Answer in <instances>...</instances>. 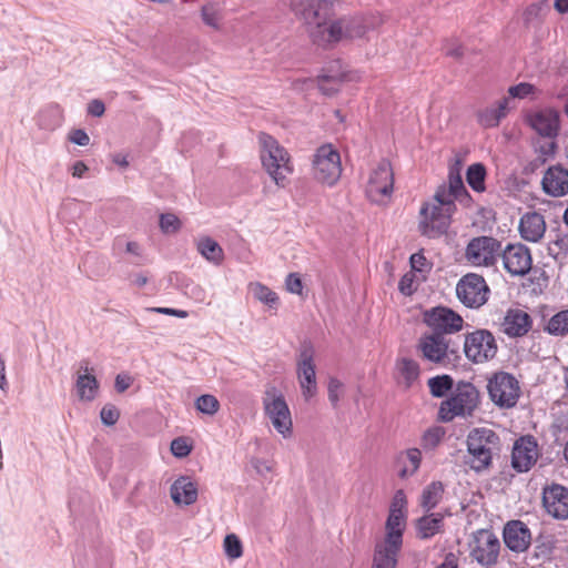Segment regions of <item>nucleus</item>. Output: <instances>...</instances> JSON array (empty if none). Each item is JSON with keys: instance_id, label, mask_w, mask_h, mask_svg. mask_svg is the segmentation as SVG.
<instances>
[{"instance_id": "1", "label": "nucleus", "mask_w": 568, "mask_h": 568, "mask_svg": "<svg viewBox=\"0 0 568 568\" xmlns=\"http://www.w3.org/2000/svg\"><path fill=\"white\" fill-rule=\"evenodd\" d=\"M291 7L295 14L304 20L312 41L321 47L344 39L362 38L367 30L362 18H342L332 21L331 0H291Z\"/></svg>"}, {"instance_id": "2", "label": "nucleus", "mask_w": 568, "mask_h": 568, "mask_svg": "<svg viewBox=\"0 0 568 568\" xmlns=\"http://www.w3.org/2000/svg\"><path fill=\"white\" fill-rule=\"evenodd\" d=\"M455 201L468 206L471 197L467 192L462 175L460 162L449 169L448 184L440 185L433 201L423 204L419 211L418 229L429 239L445 234L450 225V217L456 210Z\"/></svg>"}, {"instance_id": "3", "label": "nucleus", "mask_w": 568, "mask_h": 568, "mask_svg": "<svg viewBox=\"0 0 568 568\" xmlns=\"http://www.w3.org/2000/svg\"><path fill=\"white\" fill-rule=\"evenodd\" d=\"M499 436L490 428H473L466 438L468 456L465 464L476 473L487 470L493 465V455L498 450Z\"/></svg>"}, {"instance_id": "4", "label": "nucleus", "mask_w": 568, "mask_h": 568, "mask_svg": "<svg viewBox=\"0 0 568 568\" xmlns=\"http://www.w3.org/2000/svg\"><path fill=\"white\" fill-rule=\"evenodd\" d=\"M262 150L263 168L280 187L288 184V175L293 173V165L288 152L278 142L266 133L258 136Z\"/></svg>"}, {"instance_id": "5", "label": "nucleus", "mask_w": 568, "mask_h": 568, "mask_svg": "<svg viewBox=\"0 0 568 568\" xmlns=\"http://www.w3.org/2000/svg\"><path fill=\"white\" fill-rule=\"evenodd\" d=\"M479 404V392L469 382H459L452 395L440 403L438 418L444 423L457 416H470Z\"/></svg>"}, {"instance_id": "6", "label": "nucleus", "mask_w": 568, "mask_h": 568, "mask_svg": "<svg viewBox=\"0 0 568 568\" xmlns=\"http://www.w3.org/2000/svg\"><path fill=\"white\" fill-rule=\"evenodd\" d=\"M422 358L440 367L456 366L460 359L458 346L450 337L425 332L418 339Z\"/></svg>"}, {"instance_id": "7", "label": "nucleus", "mask_w": 568, "mask_h": 568, "mask_svg": "<svg viewBox=\"0 0 568 568\" xmlns=\"http://www.w3.org/2000/svg\"><path fill=\"white\" fill-rule=\"evenodd\" d=\"M487 390L490 400L501 409L515 407L521 393L518 379L507 372L495 373L488 379Z\"/></svg>"}, {"instance_id": "8", "label": "nucleus", "mask_w": 568, "mask_h": 568, "mask_svg": "<svg viewBox=\"0 0 568 568\" xmlns=\"http://www.w3.org/2000/svg\"><path fill=\"white\" fill-rule=\"evenodd\" d=\"M313 176L325 185L333 186L342 174L341 155L332 144L320 146L313 158Z\"/></svg>"}, {"instance_id": "9", "label": "nucleus", "mask_w": 568, "mask_h": 568, "mask_svg": "<svg viewBox=\"0 0 568 568\" xmlns=\"http://www.w3.org/2000/svg\"><path fill=\"white\" fill-rule=\"evenodd\" d=\"M498 351L495 336L488 329H476L465 335L464 353L474 364H483L493 359Z\"/></svg>"}, {"instance_id": "10", "label": "nucleus", "mask_w": 568, "mask_h": 568, "mask_svg": "<svg viewBox=\"0 0 568 568\" xmlns=\"http://www.w3.org/2000/svg\"><path fill=\"white\" fill-rule=\"evenodd\" d=\"M424 323L429 328L428 333L449 337L463 328V317L453 310L437 306L424 312Z\"/></svg>"}, {"instance_id": "11", "label": "nucleus", "mask_w": 568, "mask_h": 568, "mask_svg": "<svg viewBox=\"0 0 568 568\" xmlns=\"http://www.w3.org/2000/svg\"><path fill=\"white\" fill-rule=\"evenodd\" d=\"M314 355L312 343L303 342L298 352L296 374L305 399L314 397L317 393Z\"/></svg>"}, {"instance_id": "12", "label": "nucleus", "mask_w": 568, "mask_h": 568, "mask_svg": "<svg viewBox=\"0 0 568 568\" xmlns=\"http://www.w3.org/2000/svg\"><path fill=\"white\" fill-rule=\"evenodd\" d=\"M470 557L481 566L490 567L498 561L500 541L488 529L477 530L469 544Z\"/></svg>"}, {"instance_id": "13", "label": "nucleus", "mask_w": 568, "mask_h": 568, "mask_svg": "<svg viewBox=\"0 0 568 568\" xmlns=\"http://www.w3.org/2000/svg\"><path fill=\"white\" fill-rule=\"evenodd\" d=\"M456 293L465 306L478 308L487 302L489 287L483 276L469 273L459 280Z\"/></svg>"}, {"instance_id": "14", "label": "nucleus", "mask_w": 568, "mask_h": 568, "mask_svg": "<svg viewBox=\"0 0 568 568\" xmlns=\"http://www.w3.org/2000/svg\"><path fill=\"white\" fill-rule=\"evenodd\" d=\"M394 185V173L387 160L378 162L371 172L366 186L367 197L374 203H382L390 196Z\"/></svg>"}, {"instance_id": "15", "label": "nucleus", "mask_w": 568, "mask_h": 568, "mask_svg": "<svg viewBox=\"0 0 568 568\" xmlns=\"http://www.w3.org/2000/svg\"><path fill=\"white\" fill-rule=\"evenodd\" d=\"M501 251V243L491 236L474 237L466 247L465 256L476 266H491Z\"/></svg>"}, {"instance_id": "16", "label": "nucleus", "mask_w": 568, "mask_h": 568, "mask_svg": "<svg viewBox=\"0 0 568 568\" xmlns=\"http://www.w3.org/2000/svg\"><path fill=\"white\" fill-rule=\"evenodd\" d=\"M264 408L274 428L284 437L290 436L292 433V418L284 397L281 394H276L275 389L267 392L264 398Z\"/></svg>"}, {"instance_id": "17", "label": "nucleus", "mask_w": 568, "mask_h": 568, "mask_svg": "<svg viewBox=\"0 0 568 568\" xmlns=\"http://www.w3.org/2000/svg\"><path fill=\"white\" fill-rule=\"evenodd\" d=\"M501 252L505 270L513 276L527 274L532 264L531 254L524 244H508Z\"/></svg>"}, {"instance_id": "18", "label": "nucleus", "mask_w": 568, "mask_h": 568, "mask_svg": "<svg viewBox=\"0 0 568 568\" xmlns=\"http://www.w3.org/2000/svg\"><path fill=\"white\" fill-rule=\"evenodd\" d=\"M542 505L554 518L565 520L568 518V488L559 484H551L542 489Z\"/></svg>"}, {"instance_id": "19", "label": "nucleus", "mask_w": 568, "mask_h": 568, "mask_svg": "<svg viewBox=\"0 0 568 568\" xmlns=\"http://www.w3.org/2000/svg\"><path fill=\"white\" fill-rule=\"evenodd\" d=\"M538 445L532 436H523L515 442L511 453V466L518 473L528 471L537 462Z\"/></svg>"}, {"instance_id": "20", "label": "nucleus", "mask_w": 568, "mask_h": 568, "mask_svg": "<svg viewBox=\"0 0 568 568\" xmlns=\"http://www.w3.org/2000/svg\"><path fill=\"white\" fill-rule=\"evenodd\" d=\"M504 542L514 552L526 551L531 542V534L526 524L520 520H511L504 527Z\"/></svg>"}, {"instance_id": "21", "label": "nucleus", "mask_w": 568, "mask_h": 568, "mask_svg": "<svg viewBox=\"0 0 568 568\" xmlns=\"http://www.w3.org/2000/svg\"><path fill=\"white\" fill-rule=\"evenodd\" d=\"M89 361L83 359L79 363L75 378V392L80 400L92 402L99 390V382L89 367Z\"/></svg>"}, {"instance_id": "22", "label": "nucleus", "mask_w": 568, "mask_h": 568, "mask_svg": "<svg viewBox=\"0 0 568 568\" xmlns=\"http://www.w3.org/2000/svg\"><path fill=\"white\" fill-rule=\"evenodd\" d=\"M542 190L551 196H564L568 193V170L560 166H550L544 174Z\"/></svg>"}, {"instance_id": "23", "label": "nucleus", "mask_w": 568, "mask_h": 568, "mask_svg": "<svg viewBox=\"0 0 568 568\" xmlns=\"http://www.w3.org/2000/svg\"><path fill=\"white\" fill-rule=\"evenodd\" d=\"M529 124L539 135L554 139L559 131V115L550 109L541 110L529 116Z\"/></svg>"}, {"instance_id": "24", "label": "nucleus", "mask_w": 568, "mask_h": 568, "mask_svg": "<svg viewBox=\"0 0 568 568\" xmlns=\"http://www.w3.org/2000/svg\"><path fill=\"white\" fill-rule=\"evenodd\" d=\"M531 327V317L519 308L508 310L503 322V331L510 337L524 336Z\"/></svg>"}, {"instance_id": "25", "label": "nucleus", "mask_w": 568, "mask_h": 568, "mask_svg": "<svg viewBox=\"0 0 568 568\" xmlns=\"http://www.w3.org/2000/svg\"><path fill=\"white\" fill-rule=\"evenodd\" d=\"M546 223L544 216L537 212H528L520 219L519 232L524 240L538 242L545 234Z\"/></svg>"}, {"instance_id": "26", "label": "nucleus", "mask_w": 568, "mask_h": 568, "mask_svg": "<svg viewBox=\"0 0 568 568\" xmlns=\"http://www.w3.org/2000/svg\"><path fill=\"white\" fill-rule=\"evenodd\" d=\"M416 534L419 539H429L444 530V515L427 513L415 521Z\"/></svg>"}, {"instance_id": "27", "label": "nucleus", "mask_w": 568, "mask_h": 568, "mask_svg": "<svg viewBox=\"0 0 568 568\" xmlns=\"http://www.w3.org/2000/svg\"><path fill=\"white\" fill-rule=\"evenodd\" d=\"M406 525L405 513H398L396 509H389V515L386 520V536L384 541L394 545H403V532Z\"/></svg>"}, {"instance_id": "28", "label": "nucleus", "mask_w": 568, "mask_h": 568, "mask_svg": "<svg viewBox=\"0 0 568 568\" xmlns=\"http://www.w3.org/2000/svg\"><path fill=\"white\" fill-rule=\"evenodd\" d=\"M171 497L175 504L192 505L197 498L196 486L189 477H180L171 486Z\"/></svg>"}, {"instance_id": "29", "label": "nucleus", "mask_w": 568, "mask_h": 568, "mask_svg": "<svg viewBox=\"0 0 568 568\" xmlns=\"http://www.w3.org/2000/svg\"><path fill=\"white\" fill-rule=\"evenodd\" d=\"M112 251L114 255L122 256L126 254L130 256L129 262L134 265H142L145 262L143 250L135 241H128L123 236H118L112 243Z\"/></svg>"}, {"instance_id": "30", "label": "nucleus", "mask_w": 568, "mask_h": 568, "mask_svg": "<svg viewBox=\"0 0 568 568\" xmlns=\"http://www.w3.org/2000/svg\"><path fill=\"white\" fill-rule=\"evenodd\" d=\"M400 546L389 545L385 541L375 546L372 568H396Z\"/></svg>"}, {"instance_id": "31", "label": "nucleus", "mask_w": 568, "mask_h": 568, "mask_svg": "<svg viewBox=\"0 0 568 568\" xmlns=\"http://www.w3.org/2000/svg\"><path fill=\"white\" fill-rule=\"evenodd\" d=\"M508 98L500 100L497 105L486 108L478 112V122L485 128L497 126L508 111Z\"/></svg>"}, {"instance_id": "32", "label": "nucleus", "mask_w": 568, "mask_h": 568, "mask_svg": "<svg viewBox=\"0 0 568 568\" xmlns=\"http://www.w3.org/2000/svg\"><path fill=\"white\" fill-rule=\"evenodd\" d=\"M443 495L444 485L440 481H433L423 489L419 505L426 513H429L440 503Z\"/></svg>"}, {"instance_id": "33", "label": "nucleus", "mask_w": 568, "mask_h": 568, "mask_svg": "<svg viewBox=\"0 0 568 568\" xmlns=\"http://www.w3.org/2000/svg\"><path fill=\"white\" fill-rule=\"evenodd\" d=\"M197 251L207 261L214 264H221L224 253L220 244L213 239L205 236L197 241Z\"/></svg>"}, {"instance_id": "34", "label": "nucleus", "mask_w": 568, "mask_h": 568, "mask_svg": "<svg viewBox=\"0 0 568 568\" xmlns=\"http://www.w3.org/2000/svg\"><path fill=\"white\" fill-rule=\"evenodd\" d=\"M248 291L255 300L267 305L270 308H276L278 306V296L266 285L254 282L248 284Z\"/></svg>"}, {"instance_id": "35", "label": "nucleus", "mask_w": 568, "mask_h": 568, "mask_svg": "<svg viewBox=\"0 0 568 568\" xmlns=\"http://www.w3.org/2000/svg\"><path fill=\"white\" fill-rule=\"evenodd\" d=\"M397 368L406 387H410L419 376V365L414 359L402 358L397 363Z\"/></svg>"}, {"instance_id": "36", "label": "nucleus", "mask_w": 568, "mask_h": 568, "mask_svg": "<svg viewBox=\"0 0 568 568\" xmlns=\"http://www.w3.org/2000/svg\"><path fill=\"white\" fill-rule=\"evenodd\" d=\"M344 73H334V74H322L318 77V89L320 91L327 97H332L339 90V85L344 80Z\"/></svg>"}, {"instance_id": "37", "label": "nucleus", "mask_w": 568, "mask_h": 568, "mask_svg": "<svg viewBox=\"0 0 568 568\" xmlns=\"http://www.w3.org/2000/svg\"><path fill=\"white\" fill-rule=\"evenodd\" d=\"M486 169L481 163L471 164L467 169L466 180L469 186L476 192L485 190Z\"/></svg>"}, {"instance_id": "38", "label": "nucleus", "mask_w": 568, "mask_h": 568, "mask_svg": "<svg viewBox=\"0 0 568 568\" xmlns=\"http://www.w3.org/2000/svg\"><path fill=\"white\" fill-rule=\"evenodd\" d=\"M201 17L206 26L217 30L222 20V7L216 2H209L202 7Z\"/></svg>"}, {"instance_id": "39", "label": "nucleus", "mask_w": 568, "mask_h": 568, "mask_svg": "<svg viewBox=\"0 0 568 568\" xmlns=\"http://www.w3.org/2000/svg\"><path fill=\"white\" fill-rule=\"evenodd\" d=\"M545 329L555 336H564L568 334V310H564L555 314L547 323Z\"/></svg>"}, {"instance_id": "40", "label": "nucleus", "mask_w": 568, "mask_h": 568, "mask_svg": "<svg viewBox=\"0 0 568 568\" xmlns=\"http://www.w3.org/2000/svg\"><path fill=\"white\" fill-rule=\"evenodd\" d=\"M428 387L434 397H444L454 387V379L449 375H439L428 379Z\"/></svg>"}, {"instance_id": "41", "label": "nucleus", "mask_w": 568, "mask_h": 568, "mask_svg": "<svg viewBox=\"0 0 568 568\" xmlns=\"http://www.w3.org/2000/svg\"><path fill=\"white\" fill-rule=\"evenodd\" d=\"M403 457H405L408 465L404 463V467L399 471V476L405 478L415 474L419 468L422 462V453L418 448H409L403 454Z\"/></svg>"}, {"instance_id": "42", "label": "nucleus", "mask_w": 568, "mask_h": 568, "mask_svg": "<svg viewBox=\"0 0 568 568\" xmlns=\"http://www.w3.org/2000/svg\"><path fill=\"white\" fill-rule=\"evenodd\" d=\"M195 408L202 414L213 416L220 409V402L214 395L204 394L196 398Z\"/></svg>"}, {"instance_id": "43", "label": "nucleus", "mask_w": 568, "mask_h": 568, "mask_svg": "<svg viewBox=\"0 0 568 568\" xmlns=\"http://www.w3.org/2000/svg\"><path fill=\"white\" fill-rule=\"evenodd\" d=\"M224 550L229 558H240L243 554V547L240 538L234 534L226 535L224 539Z\"/></svg>"}, {"instance_id": "44", "label": "nucleus", "mask_w": 568, "mask_h": 568, "mask_svg": "<svg viewBox=\"0 0 568 568\" xmlns=\"http://www.w3.org/2000/svg\"><path fill=\"white\" fill-rule=\"evenodd\" d=\"M444 436V430L440 427L427 429L422 437V445L425 449H434L438 446Z\"/></svg>"}, {"instance_id": "45", "label": "nucleus", "mask_w": 568, "mask_h": 568, "mask_svg": "<svg viewBox=\"0 0 568 568\" xmlns=\"http://www.w3.org/2000/svg\"><path fill=\"white\" fill-rule=\"evenodd\" d=\"M101 422L106 426H113L119 417L120 410L112 404H106L100 412Z\"/></svg>"}, {"instance_id": "46", "label": "nucleus", "mask_w": 568, "mask_h": 568, "mask_svg": "<svg viewBox=\"0 0 568 568\" xmlns=\"http://www.w3.org/2000/svg\"><path fill=\"white\" fill-rule=\"evenodd\" d=\"M181 226V222L174 214L166 213L160 216V227L164 233H174Z\"/></svg>"}, {"instance_id": "47", "label": "nucleus", "mask_w": 568, "mask_h": 568, "mask_svg": "<svg viewBox=\"0 0 568 568\" xmlns=\"http://www.w3.org/2000/svg\"><path fill=\"white\" fill-rule=\"evenodd\" d=\"M191 446L184 437L174 438L171 443V452L175 457H186L191 453Z\"/></svg>"}, {"instance_id": "48", "label": "nucleus", "mask_w": 568, "mask_h": 568, "mask_svg": "<svg viewBox=\"0 0 568 568\" xmlns=\"http://www.w3.org/2000/svg\"><path fill=\"white\" fill-rule=\"evenodd\" d=\"M415 273L410 271L400 278L398 290L402 294L409 296L417 290V286L415 285Z\"/></svg>"}, {"instance_id": "49", "label": "nucleus", "mask_w": 568, "mask_h": 568, "mask_svg": "<svg viewBox=\"0 0 568 568\" xmlns=\"http://www.w3.org/2000/svg\"><path fill=\"white\" fill-rule=\"evenodd\" d=\"M185 294L196 303H205L207 305L211 303L207 301V293L205 288L199 284L186 286Z\"/></svg>"}, {"instance_id": "50", "label": "nucleus", "mask_w": 568, "mask_h": 568, "mask_svg": "<svg viewBox=\"0 0 568 568\" xmlns=\"http://www.w3.org/2000/svg\"><path fill=\"white\" fill-rule=\"evenodd\" d=\"M343 390V383L335 377H331L328 381V399L334 407L337 406L339 397Z\"/></svg>"}, {"instance_id": "51", "label": "nucleus", "mask_w": 568, "mask_h": 568, "mask_svg": "<svg viewBox=\"0 0 568 568\" xmlns=\"http://www.w3.org/2000/svg\"><path fill=\"white\" fill-rule=\"evenodd\" d=\"M535 87L530 83L521 82L509 88L508 93L511 98L524 99L534 93Z\"/></svg>"}, {"instance_id": "52", "label": "nucleus", "mask_w": 568, "mask_h": 568, "mask_svg": "<svg viewBox=\"0 0 568 568\" xmlns=\"http://www.w3.org/2000/svg\"><path fill=\"white\" fill-rule=\"evenodd\" d=\"M286 290L292 294H302L303 284L302 280L296 273H290L285 281Z\"/></svg>"}, {"instance_id": "53", "label": "nucleus", "mask_w": 568, "mask_h": 568, "mask_svg": "<svg viewBox=\"0 0 568 568\" xmlns=\"http://www.w3.org/2000/svg\"><path fill=\"white\" fill-rule=\"evenodd\" d=\"M69 140L80 146H87L90 143V136L82 129L72 130L69 134Z\"/></svg>"}, {"instance_id": "54", "label": "nucleus", "mask_w": 568, "mask_h": 568, "mask_svg": "<svg viewBox=\"0 0 568 568\" xmlns=\"http://www.w3.org/2000/svg\"><path fill=\"white\" fill-rule=\"evenodd\" d=\"M148 311L153 312V313L175 316L179 318H185L189 315L186 311L170 308V307H151V308H148Z\"/></svg>"}, {"instance_id": "55", "label": "nucleus", "mask_w": 568, "mask_h": 568, "mask_svg": "<svg viewBox=\"0 0 568 568\" xmlns=\"http://www.w3.org/2000/svg\"><path fill=\"white\" fill-rule=\"evenodd\" d=\"M412 271L424 272L428 266L426 257L422 253H415L410 256Z\"/></svg>"}, {"instance_id": "56", "label": "nucleus", "mask_w": 568, "mask_h": 568, "mask_svg": "<svg viewBox=\"0 0 568 568\" xmlns=\"http://www.w3.org/2000/svg\"><path fill=\"white\" fill-rule=\"evenodd\" d=\"M406 496L403 490H397L392 500L390 509H396L398 513H404L406 507Z\"/></svg>"}, {"instance_id": "57", "label": "nucleus", "mask_w": 568, "mask_h": 568, "mask_svg": "<svg viewBox=\"0 0 568 568\" xmlns=\"http://www.w3.org/2000/svg\"><path fill=\"white\" fill-rule=\"evenodd\" d=\"M104 111L105 106L101 100L94 99L88 104V113L92 116H102Z\"/></svg>"}, {"instance_id": "58", "label": "nucleus", "mask_w": 568, "mask_h": 568, "mask_svg": "<svg viewBox=\"0 0 568 568\" xmlns=\"http://www.w3.org/2000/svg\"><path fill=\"white\" fill-rule=\"evenodd\" d=\"M132 384V378L131 376L126 375V374H119L116 377H115V389L119 392V393H123L125 392Z\"/></svg>"}, {"instance_id": "59", "label": "nucleus", "mask_w": 568, "mask_h": 568, "mask_svg": "<svg viewBox=\"0 0 568 568\" xmlns=\"http://www.w3.org/2000/svg\"><path fill=\"white\" fill-rule=\"evenodd\" d=\"M445 53L448 57L459 59L463 57V47L456 42L447 43L445 47Z\"/></svg>"}, {"instance_id": "60", "label": "nucleus", "mask_w": 568, "mask_h": 568, "mask_svg": "<svg viewBox=\"0 0 568 568\" xmlns=\"http://www.w3.org/2000/svg\"><path fill=\"white\" fill-rule=\"evenodd\" d=\"M436 568H459L458 557L454 552L445 555L444 561Z\"/></svg>"}, {"instance_id": "61", "label": "nucleus", "mask_w": 568, "mask_h": 568, "mask_svg": "<svg viewBox=\"0 0 568 568\" xmlns=\"http://www.w3.org/2000/svg\"><path fill=\"white\" fill-rule=\"evenodd\" d=\"M88 170L89 168L83 161H77L71 168V173L74 178L81 179Z\"/></svg>"}, {"instance_id": "62", "label": "nucleus", "mask_w": 568, "mask_h": 568, "mask_svg": "<svg viewBox=\"0 0 568 568\" xmlns=\"http://www.w3.org/2000/svg\"><path fill=\"white\" fill-rule=\"evenodd\" d=\"M554 244L559 248V251L564 254H568V234H564L559 236Z\"/></svg>"}, {"instance_id": "63", "label": "nucleus", "mask_w": 568, "mask_h": 568, "mask_svg": "<svg viewBox=\"0 0 568 568\" xmlns=\"http://www.w3.org/2000/svg\"><path fill=\"white\" fill-rule=\"evenodd\" d=\"M149 278L145 273H138L133 275L132 284L138 287H143L148 283Z\"/></svg>"}, {"instance_id": "64", "label": "nucleus", "mask_w": 568, "mask_h": 568, "mask_svg": "<svg viewBox=\"0 0 568 568\" xmlns=\"http://www.w3.org/2000/svg\"><path fill=\"white\" fill-rule=\"evenodd\" d=\"M555 148H556V144H555L554 140L550 139L544 145L540 146V152L544 155H550V154H554Z\"/></svg>"}]
</instances>
